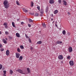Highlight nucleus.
<instances>
[{"label": "nucleus", "mask_w": 76, "mask_h": 76, "mask_svg": "<svg viewBox=\"0 0 76 76\" xmlns=\"http://www.w3.org/2000/svg\"><path fill=\"white\" fill-rule=\"evenodd\" d=\"M28 26L29 27H31V25L30 24H28Z\"/></svg>", "instance_id": "nucleus-40"}, {"label": "nucleus", "mask_w": 76, "mask_h": 76, "mask_svg": "<svg viewBox=\"0 0 76 76\" xmlns=\"http://www.w3.org/2000/svg\"><path fill=\"white\" fill-rule=\"evenodd\" d=\"M62 34L63 35H66V31L63 30L62 31Z\"/></svg>", "instance_id": "nucleus-22"}, {"label": "nucleus", "mask_w": 76, "mask_h": 76, "mask_svg": "<svg viewBox=\"0 0 76 76\" xmlns=\"http://www.w3.org/2000/svg\"><path fill=\"white\" fill-rule=\"evenodd\" d=\"M3 73H4L3 75L4 76H6V71H4Z\"/></svg>", "instance_id": "nucleus-17"}, {"label": "nucleus", "mask_w": 76, "mask_h": 76, "mask_svg": "<svg viewBox=\"0 0 76 76\" xmlns=\"http://www.w3.org/2000/svg\"><path fill=\"white\" fill-rule=\"evenodd\" d=\"M48 7L47 6L46 9H45V12L46 13H48Z\"/></svg>", "instance_id": "nucleus-8"}, {"label": "nucleus", "mask_w": 76, "mask_h": 76, "mask_svg": "<svg viewBox=\"0 0 76 76\" xmlns=\"http://www.w3.org/2000/svg\"><path fill=\"white\" fill-rule=\"evenodd\" d=\"M3 67V66L1 64H0V70H1Z\"/></svg>", "instance_id": "nucleus-28"}, {"label": "nucleus", "mask_w": 76, "mask_h": 76, "mask_svg": "<svg viewBox=\"0 0 76 76\" xmlns=\"http://www.w3.org/2000/svg\"><path fill=\"white\" fill-rule=\"evenodd\" d=\"M30 50L31 51L33 50V48H32V47H30Z\"/></svg>", "instance_id": "nucleus-31"}, {"label": "nucleus", "mask_w": 76, "mask_h": 76, "mask_svg": "<svg viewBox=\"0 0 76 76\" xmlns=\"http://www.w3.org/2000/svg\"><path fill=\"white\" fill-rule=\"evenodd\" d=\"M29 22H33V20H32V19H29Z\"/></svg>", "instance_id": "nucleus-29"}, {"label": "nucleus", "mask_w": 76, "mask_h": 76, "mask_svg": "<svg viewBox=\"0 0 76 76\" xmlns=\"http://www.w3.org/2000/svg\"><path fill=\"white\" fill-rule=\"evenodd\" d=\"M67 14H68V15H70V12H68V13H67Z\"/></svg>", "instance_id": "nucleus-49"}, {"label": "nucleus", "mask_w": 76, "mask_h": 76, "mask_svg": "<svg viewBox=\"0 0 76 76\" xmlns=\"http://www.w3.org/2000/svg\"><path fill=\"white\" fill-rule=\"evenodd\" d=\"M58 2L59 4H61V0H58Z\"/></svg>", "instance_id": "nucleus-30"}, {"label": "nucleus", "mask_w": 76, "mask_h": 76, "mask_svg": "<svg viewBox=\"0 0 76 76\" xmlns=\"http://www.w3.org/2000/svg\"><path fill=\"white\" fill-rule=\"evenodd\" d=\"M42 26L43 27H44V28H46V25H45V23H43L42 24Z\"/></svg>", "instance_id": "nucleus-21"}, {"label": "nucleus", "mask_w": 76, "mask_h": 76, "mask_svg": "<svg viewBox=\"0 0 76 76\" xmlns=\"http://www.w3.org/2000/svg\"><path fill=\"white\" fill-rule=\"evenodd\" d=\"M20 48L21 49H24V47L22 45L20 46Z\"/></svg>", "instance_id": "nucleus-23"}, {"label": "nucleus", "mask_w": 76, "mask_h": 76, "mask_svg": "<svg viewBox=\"0 0 76 76\" xmlns=\"http://www.w3.org/2000/svg\"><path fill=\"white\" fill-rule=\"evenodd\" d=\"M62 42L58 40L56 42V43L58 44H62Z\"/></svg>", "instance_id": "nucleus-10"}, {"label": "nucleus", "mask_w": 76, "mask_h": 76, "mask_svg": "<svg viewBox=\"0 0 76 76\" xmlns=\"http://www.w3.org/2000/svg\"><path fill=\"white\" fill-rule=\"evenodd\" d=\"M16 3H17V5H18V6H19V3L18 2V1H16Z\"/></svg>", "instance_id": "nucleus-35"}, {"label": "nucleus", "mask_w": 76, "mask_h": 76, "mask_svg": "<svg viewBox=\"0 0 76 76\" xmlns=\"http://www.w3.org/2000/svg\"><path fill=\"white\" fill-rule=\"evenodd\" d=\"M53 22H54V21H53Z\"/></svg>", "instance_id": "nucleus-56"}, {"label": "nucleus", "mask_w": 76, "mask_h": 76, "mask_svg": "<svg viewBox=\"0 0 76 76\" xmlns=\"http://www.w3.org/2000/svg\"><path fill=\"white\" fill-rule=\"evenodd\" d=\"M40 16H42V15L41 14Z\"/></svg>", "instance_id": "nucleus-54"}, {"label": "nucleus", "mask_w": 76, "mask_h": 76, "mask_svg": "<svg viewBox=\"0 0 76 76\" xmlns=\"http://www.w3.org/2000/svg\"><path fill=\"white\" fill-rule=\"evenodd\" d=\"M58 58L59 60H63V56L62 55H60L58 57Z\"/></svg>", "instance_id": "nucleus-2"}, {"label": "nucleus", "mask_w": 76, "mask_h": 76, "mask_svg": "<svg viewBox=\"0 0 76 76\" xmlns=\"http://www.w3.org/2000/svg\"><path fill=\"white\" fill-rule=\"evenodd\" d=\"M37 9H38V10H40L39 9H40V7L39 6H38L37 7Z\"/></svg>", "instance_id": "nucleus-32"}, {"label": "nucleus", "mask_w": 76, "mask_h": 76, "mask_svg": "<svg viewBox=\"0 0 76 76\" xmlns=\"http://www.w3.org/2000/svg\"><path fill=\"white\" fill-rule=\"evenodd\" d=\"M69 51L70 53H71V52H72V51L73 50L72 49V47H70L69 48Z\"/></svg>", "instance_id": "nucleus-9"}, {"label": "nucleus", "mask_w": 76, "mask_h": 76, "mask_svg": "<svg viewBox=\"0 0 76 76\" xmlns=\"http://www.w3.org/2000/svg\"><path fill=\"white\" fill-rule=\"evenodd\" d=\"M2 40L4 43V44H7V41H6V40L5 39H3Z\"/></svg>", "instance_id": "nucleus-11"}, {"label": "nucleus", "mask_w": 76, "mask_h": 76, "mask_svg": "<svg viewBox=\"0 0 76 76\" xmlns=\"http://www.w3.org/2000/svg\"><path fill=\"white\" fill-rule=\"evenodd\" d=\"M56 23H57V22H56Z\"/></svg>", "instance_id": "nucleus-57"}, {"label": "nucleus", "mask_w": 76, "mask_h": 76, "mask_svg": "<svg viewBox=\"0 0 76 76\" xmlns=\"http://www.w3.org/2000/svg\"><path fill=\"white\" fill-rule=\"evenodd\" d=\"M42 42L41 41H39L37 42V44H41Z\"/></svg>", "instance_id": "nucleus-16"}, {"label": "nucleus", "mask_w": 76, "mask_h": 76, "mask_svg": "<svg viewBox=\"0 0 76 76\" xmlns=\"http://www.w3.org/2000/svg\"><path fill=\"white\" fill-rule=\"evenodd\" d=\"M17 72H18L19 73H21L22 74H25L23 73V71L20 69H18V70H17Z\"/></svg>", "instance_id": "nucleus-5"}, {"label": "nucleus", "mask_w": 76, "mask_h": 76, "mask_svg": "<svg viewBox=\"0 0 76 76\" xmlns=\"http://www.w3.org/2000/svg\"><path fill=\"white\" fill-rule=\"evenodd\" d=\"M25 36L26 37V38H28V36H27V35H26V34H25Z\"/></svg>", "instance_id": "nucleus-41"}, {"label": "nucleus", "mask_w": 76, "mask_h": 76, "mask_svg": "<svg viewBox=\"0 0 76 76\" xmlns=\"http://www.w3.org/2000/svg\"><path fill=\"white\" fill-rule=\"evenodd\" d=\"M10 52L9 50H7L6 51V55L7 56H8L9 55Z\"/></svg>", "instance_id": "nucleus-7"}, {"label": "nucleus", "mask_w": 76, "mask_h": 76, "mask_svg": "<svg viewBox=\"0 0 76 76\" xmlns=\"http://www.w3.org/2000/svg\"><path fill=\"white\" fill-rule=\"evenodd\" d=\"M0 50L1 51H4V49L3 48H2V49H0Z\"/></svg>", "instance_id": "nucleus-38"}, {"label": "nucleus", "mask_w": 76, "mask_h": 76, "mask_svg": "<svg viewBox=\"0 0 76 76\" xmlns=\"http://www.w3.org/2000/svg\"><path fill=\"white\" fill-rule=\"evenodd\" d=\"M51 15L52 16H53V14H52Z\"/></svg>", "instance_id": "nucleus-52"}, {"label": "nucleus", "mask_w": 76, "mask_h": 76, "mask_svg": "<svg viewBox=\"0 0 76 76\" xmlns=\"http://www.w3.org/2000/svg\"><path fill=\"white\" fill-rule=\"evenodd\" d=\"M69 64L70 66H73L74 65V63H73V61H69Z\"/></svg>", "instance_id": "nucleus-3"}, {"label": "nucleus", "mask_w": 76, "mask_h": 76, "mask_svg": "<svg viewBox=\"0 0 76 76\" xmlns=\"http://www.w3.org/2000/svg\"><path fill=\"white\" fill-rule=\"evenodd\" d=\"M19 19H17V21H19Z\"/></svg>", "instance_id": "nucleus-50"}, {"label": "nucleus", "mask_w": 76, "mask_h": 76, "mask_svg": "<svg viewBox=\"0 0 76 76\" xmlns=\"http://www.w3.org/2000/svg\"><path fill=\"white\" fill-rule=\"evenodd\" d=\"M40 13L41 14H43V13H44V10H43V9H41V10Z\"/></svg>", "instance_id": "nucleus-19"}, {"label": "nucleus", "mask_w": 76, "mask_h": 76, "mask_svg": "<svg viewBox=\"0 0 76 76\" xmlns=\"http://www.w3.org/2000/svg\"><path fill=\"white\" fill-rule=\"evenodd\" d=\"M55 26H56V27H57V24L56 23L55 24Z\"/></svg>", "instance_id": "nucleus-46"}, {"label": "nucleus", "mask_w": 76, "mask_h": 76, "mask_svg": "<svg viewBox=\"0 0 76 76\" xmlns=\"http://www.w3.org/2000/svg\"><path fill=\"white\" fill-rule=\"evenodd\" d=\"M17 51L18 52H19V53H20V50L19 48L17 49Z\"/></svg>", "instance_id": "nucleus-27"}, {"label": "nucleus", "mask_w": 76, "mask_h": 76, "mask_svg": "<svg viewBox=\"0 0 76 76\" xmlns=\"http://www.w3.org/2000/svg\"><path fill=\"white\" fill-rule=\"evenodd\" d=\"M34 6V2H31V7H33Z\"/></svg>", "instance_id": "nucleus-25"}, {"label": "nucleus", "mask_w": 76, "mask_h": 76, "mask_svg": "<svg viewBox=\"0 0 76 76\" xmlns=\"http://www.w3.org/2000/svg\"><path fill=\"white\" fill-rule=\"evenodd\" d=\"M23 58V57L22 56H20L19 58V60H20V61L21 60H22V59Z\"/></svg>", "instance_id": "nucleus-20"}, {"label": "nucleus", "mask_w": 76, "mask_h": 76, "mask_svg": "<svg viewBox=\"0 0 76 76\" xmlns=\"http://www.w3.org/2000/svg\"><path fill=\"white\" fill-rule=\"evenodd\" d=\"M20 56V54H19V53H16V58H19Z\"/></svg>", "instance_id": "nucleus-4"}, {"label": "nucleus", "mask_w": 76, "mask_h": 76, "mask_svg": "<svg viewBox=\"0 0 76 76\" xmlns=\"http://www.w3.org/2000/svg\"><path fill=\"white\" fill-rule=\"evenodd\" d=\"M23 11H24V12H25V13H27V12H28V10H26V9L25 8L23 9Z\"/></svg>", "instance_id": "nucleus-12"}, {"label": "nucleus", "mask_w": 76, "mask_h": 76, "mask_svg": "<svg viewBox=\"0 0 76 76\" xmlns=\"http://www.w3.org/2000/svg\"><path fill=\"white\" fill-rule=\"evenodd\" d=\"M29 42L30 43H32V42H31V40L30 39L29 40Z\"/></svg>", "instance_id": "nucleus-45"}, {"label": "nucleus", "mask_w": 76, "mask_h": 76, "mask_svg": "<svg viewBox=\"0 0 76 76\" xmlns=\"http://www.w3.org/2000/svg\"><path fill=\"white\" fill-rule=\"evenodd\" d=\"M38 16V13H36L35 14V16Z\"/></svg>", "instance_id": "nucleus-39"}, {"label": "nucleus", "mask_w": 76, "mask_h": 76, "mask_svg": "<svg viewBox=\"0 0 76 76\" xmlns=\"http://www.w3.org/2000/svg\"><path fill=\"white\" fill-rule=\"evenodd\" d=\"M4 25V26H7V23H4V24H3Z\"/></svg>", "instance_id": "nucleus-33"}, {"label": "nucleus", "mask_w": 76, "mask_h": 76, "mask_svg": "<svg viewBox=\"0 0 76 76\" xmlns=\"http://www.w3.org/2000/svg\"><path fill=\"white\" fill-rule=\"evenodd\" d=\"M12 25L13 27H14V28H16V26L15 25V23H14V22H12Z\"/></svg>", "instance_id": "nucleus-18"}, {"label": "nucleus", "mask_w": 76, "mask_h": 76, "mask_svg": "<svg viewBox=\"0 0 76 76\" xmlns=\"http://www.w3.org/2000/svg\"><path fill=\"white\" fill-rule=\"evenodd\" d=\"M6 40H7V39L6 38Z\"/></svg>", "instance_id": "nucleus-55"}, {"label": "nucleus", "mask_w": 76, "mask_h": 76, "mask_svg": "<svg viewBox=\"0 0 76 76\" xmlns=\"http://www.w3.org/2000/svg\"><path fill=\"white\" fill-rule=\"evenodd\" d=\"M7 26H5V28H7Z\"/></svg>", "instance_id": "nucleus-47"}, {"label": "nucleus", "mask_w": 76, "mask_h": 76, "mask_svg": "<svg viewBox=\"0 0 76 76\" xmlns=\"http://www.w3.org/2000/svg\"><path fill=\"white\" fill-rule=\"evenodd\" d=\"M63 2H64V5H65V6H66V5H67V3L66 2V1H65V0H63Z\"/></svg>", "instance_id": "nucleus-14"}, {"label": "nucleus", "mask_w": 76, "mask_h": 76, "mask_svg": "<svg viewBox=\"0 0 76 76\" xmlns=\"http://www.w3.org/2000/svg\"><path fill=\"white\" fill-rule=\"evenodd\" d=\"M5 34L6 35H7L8 34H9V32H8L7 31H6Z\"/></svg>", "instance_id": "nucleus-36"}, {"label": "nucleus", "mask_w": 76, "mask_h": 76, "mask_svg": "<svg viewBox=\"0 0 76 76\" xmlns=\"http://www.w3.org/2000/svg\"><path fill=\"white\" fill-rule=\"evenodd\" d=\"M21 25H23V24H24V23H23V22H21Z\"/></svg>", "instance_id": "nucleus-44"}, {"label": "nucleus", "mask_w": 76, "mask_h": 76, "mask_svg": "<svg viewBox=\"0 0 76 76\" xmlns=\"http://www.w3.org/2000/svg\"><path fill=\"white\" fill-rule=\"evenodd\" d=\"M49 3L50 4H54V0H50L49 1Z\"/></svg>", "instance_id": "nucleus-6"}, {"label": "nucleus", "mask_w": 76, "mask_h": 76, "mask_svg": "<svg viewBox=\"0 0 76 76\" xmlns=\"http://www.w3.org/2000/svg\"><path fill=\"white\" fill-rule=\"evenodd\" d=\"M54 14H57L58 13V10H56L54 11Z\"/></svg>", "instance_id": "nucleus-24"}, {"label": "nucleus", "mask_w": 76, "mask_h": 76, "mask_svg": "<svg viewBox=\"0 0 76 76\" xmlns=\"http://www.w3.org/2000/svg\"><path fill=\"white\" fill-rule=\"evenodd\" d=\"M51 20H52V21L53 20V19L51 18Z\"/></svg>", "instance_id": "nucleus-51"}, {"label": "nucleus", "mask_w": 76, "mask_h": 76, "mask_svg": "<svg viewBox=\"0 0 76 76\" xmlns=\"http://www.w3.org/2000/svg\"><path fill=\"white\" fill-rule=\"evenodd\" d=\"M67 35H68V36H69L70 35V33L68 32L67 33Z\"/></svg>", "instance_id": "nucleus-42"}, {"label": "nucleus", "mask_w": 76, "mask_h": 76, "mask_svg": "<svg viewBox=\"0 0 76 76\" xmlns=\"http://www.w3.org/2000/svg\"><path fill=\"white\" fill-rule=\"evenodd\" d=\"M16 35L17 37H18V38H19V37H20V34H19L18 33H16Z\"/></svg>", "instance_id": "nucleus-13"}, {"label": "nucleus", "mask_w": 76, "mask_h": 76, "mask_svg": "<svg viewBox=\"0 0 76 76\" xmlns=\"http://www.w3.org/2000/svg\"><path fill=\"white\" fill-rule=\"evenodd\" d=\"M67 58H68V59H70V56H67Z\"/></svg>", "instance_id": "nucleus-37"}, {"label": "nucleus", "mask_w": 76, "mask_h": 76, "mask_svg": "<svg viewBox=\"0 0 76 76\" xmlns=\"http://www.w3.org/2000/svg\"><path fill=\"white\" fill-rule=\"evenodd\" d=\"M2 45L1 44H0V48H1L2 47Z\"/></svg>", "instance_id": "nucleus-43"}, {"label": "nucleus", "mask_w": 76, "mask_h": 76, "mask_svg": "<svg viewBox=\"0 0 76 76\" xmlns=\"http://www.w3.org/2000/svg\"><path fill=\"white\" fill-rule=\"evenodd\" d=\"M30 15H34V12H31L30 13Z\"/></svg>", "instance_id": "nucleus-34"}, {"label": "nucleus", "mask_w": 76, "mask_h": 76, "mask_svg": "<svg viewBox=\"0 0 76 76\" xmlns=\"http://www.w3.org/2000/svg\"><path fill=\"white\" fill-rule=\"evenodd\" d=\"M9 37L10 38V39H12V37L9 36Z\"/></svg>", "instance_id": "nucleus-48"}, {"label": "nucleus", "mask_w": 76, "mask_h": 76, "mask_svg": "<svg viewBox=\"0 0 76 76\" xmlns=\"http://www.w3.org/2000/svg\"><path fill=\"white\" fill-rule=\"evenodd\" d=\"M4 5L6 9H8L9 7V4L8 2V1L5 0L4 1Z\"/></svg>", "instance_id": "nucleus-1"}, {"label": "nucleus", "mask_w": 76, "mask_h": 76, "mask_svg": "<svg viewBox=\"0 0 76 76\" xmlns=\"http://www.w3.org/2000/svg\"><path fill=\"white\" fill-rule=\"evenodd\" d=\"M13 71L12 69H11L10 71V73L11 75H12L13 74Z\"/></svg>", "instance_id": "nucleus-15"}, {"label": "nucleus", "mask_w": 76, "mask_h": 76, "mask_svg": "<svg viewBox=\"0 0 76 76\" xmlns=\"http://www.w3.org/2000/svg\"><path fill=\"white\" fill-rule=\"evenodd\" d=\"M27 70L28 72V73H30V69L29 68H27Z\"/></svg>", "instance_id": "nucleus-26"}, {"label": "nucleus", "mask_w": 76, "mask_h": 76, "mask_svg": "<svg viewBox=\"0 0 76 76\" xmlns=\"http://www.w3.org/2000/svg\"><path fill=\"white\" fill-rule=\"evenodd\" d=\"M1 34V31H0V34Z\"/></svg>", "instance_id": "nucleus-53"}]
</instances>
